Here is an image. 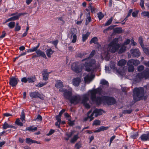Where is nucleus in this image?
I'll return each instance as SVG.
<instances>
[{
  "label": "nucleus",
  "instance_id": "26",
  "mask_svg": "<svg viewBox=\"0 0 149 149\" xmlns=\"http://www.w3.org/2000/svg\"><path fill=\"white\" fill-rule=\"evenodd\" d=\"M90 34V33L87 32L86 34L82 35V41L84 42H85L88 38V36Z\"/></svg>",
  "mask_w": 149,
  "mask_h": 149
},
{
  "label": "nucleus",
  "instance_id": "40",
  "mask_svg": "<svg viewBox=\"0 0 149 149\" xmlns=\"http://www.w3.org/2000/svg\"><path fill=\"white\" fill-rule=\"evenodd\" d=\"M20 29L21 26L19 25V23L18 22L17 23L15 29V31H18L20 30Z\"/></svg>",
  "mask_w": 149,
  "mask_h": 149
},
{
  "label": "nucleus",
  "instance_id": "45",
  "mask_svg": "<svg viewBox=\"0 0 149 149\" xmlns=\"http://www.w3.org/2000/svg\"><path fill=\"white\" fill-rule=\"evenodd\" d=\"M113 20V18L111 17L105 23V26H108L111 23Z\"/></svg>",
  "mask_w": 149,
  "mask_h": 149
},
{
  "label": "nucleus",
  "instance_id": "58",
  "mask_svg": "<svg viewBox=\"0 0 149 149\" xmlns=\"http://www.w3.org/2000/svg\"><path fill=\"white\" fill-rule=\"evenodd\" d=\"M56 118L58 122H61V116L59 115H57L56 116Z\"/></svg>",
  "mask_w": 149,
  "mask_h": 149
},
{
  "label": "nucleus",
  "instance_id": "8",
  "mask_svg": "<svg viewBox=\"0 0 149 149\" xmlns=\"http://www.w3.org/2000/svg\"><path fill=\"white\" fill-rule=\"evenodd\" d=\"M81 100V96L80 95H77L71 96L70 102L72 104H76L80 102Z\"/></svg>",
  "mask_w": 149,
  "mask_h": 149
},
{
  "label": "nucleus",
  "instance_id": "51",
  "mask_svg": "<svg viewBox=\"0 0 149 149\" xmlns=\"http://www.w3.org/2000/svg\"><path fill=\"white\" fill-rule=\"evenodd\" d=\"M144 1L143 0H141L140 1V5L141 6V8L143 9H144L145 7L144 6Z\"/></svg>",
  "mask_w": 149,
  "mask_h": 149
},
{
  "label": "nucleus",
  "instance_id": "22",
  "mask_svg": "<svg viewBox=\"0 0 149 149\" xmlns=\"http://www.w3.org/2000/svg\"><path fill=\"white\" fill-rule=\"evenodd\" d=\"M54 52V51L52 50L51 48L47 49L46 51V54L47 56L50 58L51 57V55L53 54Z\"/></svg>",
  "mask_w": 149,
  "mask_h": 149
},
{
  "label": "nucleus",
  "instance_id": "49",
  "mask_svg": "<svg viewBox=\"0 0 149 149\" xmlns=\"http://www.w3.org/2000/svg\"><path fill=\"white\" fill-rule=\"evenodd\" d=\"M144 16H146L149 18V12L148 11H144L142 13Z\"/></svg>",
  "mask_w": 149,
  "mask_h": 149
},
{
  "label": "nucleus",
  "instance_id": "60",
  "mask_svg": "<svg viewBox=\"0 0 149 149\" xmlns=\"http://www.w3.org/2000/svg\"><path fill=\"white\" fill-rule=\"evenodd\" d=\"M132 11V9H130L129 10L127 15L126 16V18L130 16Z\"/></svg>",
  "mask_w": 149,
  "mask_h": 149
},
{
  "label": "nucleus",
  "instance_id": "17",
  "mask_svg": "<svg viewBox=\"0 0 149 149\" xmlns=\"http://www.w3.org/2000/svg\"><path fill=\"white\" fill-rule=\"evenodd\" d=\"M141 140L143 141L149 140V132L147 134H143L140 137Z\"/></svg>",
  "mask_w": 149,
  "mask_h": 149
},
{
  "label": "nucleus",
  "instance_id": "35",
  "mask_svg": "<svg viewBox=\"0 0 149 149\" xmlns=\"http://www.w3.org/2000/svg\"><path fill=\"white\" fill-rule=\"evenodd\" d=\"M34 140L31 139L30 138H26V143L28 144H31L32 143H33Z\"/></svg>",
  "mask_w": 149,
  "mask_h": 149
},
{
  "label": "nucleus",
  "instance_id": "10",
  "mask_svg": "<svg viewBox=\"0 0 149 149\" xmlns=\"http://www.w3.org/2000/svg\"><path fill=\"white\" fill-rule=\"evenodd\" d=\"M83 67V66H82V68H79L77 65L76 63H74L72 65L71 68L76 73H78L82 71Z\"/></svg>",
  "mask_w": 149,
  "mask_h": 149
},
{
  "label": "nucleus",
  "instance_id": "28",
  "mask_svg": "<svg viewBox=\"0 0 149 149\" xmlns=\"http://www.w3.org/2000/svg\"><path fill=\"white\" fill-rule=\"evenodd\" d=\"M98 39L97 37H95L93 38L90 42V44L94 43L96 44H98Z\"/></svg>",
  "mask_w": 149,
  "mask_h": 149
},
{
  "label": "nucleus",
  "instance_id": "15",
  "mask_svg": "<svg viewBox=\"0 0 149 149\" xmlns=\"http://www.w3.org/2000/svg\"><path fill=\"white\" fill-rule=\"evenodd\" d=\"M81 82V79L79 77L75 78L72 80V84L75 86H78Z\"/></svg>",
  "mask_w": 149,
  "mask_h": 149
},
{
  "label": "nucleus",
  "instance_id": "14",
  "mask_svg": "<svg viewBox=\"0 0 149 149\" xmlns=\"http://www.w3.org/2000/svg\"><path fill=\"white\" fill-rule=\"evenodd\" d=\"M102 114V111L100 109H95L91 113L92 117L94 116L95 117H97L98 116L101 115Z\"/></svg>",
  "mask_w": 149,
  "mask_h": 149
},
{
  "label": "nucleus",
  "instance_id": "11",
  "mask_svg": "<svg viewBox=\"0 0 149 149\" xmlns=\"http://www.w3.org/2000/svg\"><path fill=\"white\" fill-rule=\"evenodd\" d=\"M29 95L32 98H39L41 99L43 98L42 95L38 92H31L29 93Z\"/></svg>",
  "mask_w": 149,
  "mask_h": 149
},
{
  "label": "nucleus",
  "instance_id": "54",
  "mask_svg": "<svg viewBox=\"0 0 149 149\" xmlns=\"http://www.w3.org/2000/svg\"><path fill=\"white\" fill-rule=\"evenodd\" d=\"M86 54H85V55H86ZM84 55V54H82L80 53L77 54L76 55V56L77 57L81 58L83 57V56Z\"/></svg>",
  "mask_w": 149,
  "mask_h": 149
},
{
  "label": "nucleus",
  "instance_id": "44",
  "mask_svg": "<svg viewBox=\"0 0 149 149\" xmlns=\"http://www.w3.org/2000/svg\"><path fill=\"white\" fill-rule=\"evenodd\" d=\"M81 146V143L80 142L77 143L75 146V147L77 149H79Z\"/></svg>",
  "mask_w": 149,
  "mask_h": 149
},
{
  "label": "nucleus",
  "instance_id": "41",
  "mask_svg": "<svg viewBox=\"0 0 149 149\" xmlns=\"http://www.w3.org/2000/svg\"><path fill=\"white\" fill-rule=\"evenodd\" d=\"M97 15L99 20H101L104 16V15L101 12H99Z\"/></svg>",
  "mask_w": 149,
  "mask_h": 149
},
{
  "label": "nucleus",
  "instance_id": "7",
  "mask_svg": "<svg viewBox=\"0 0 149 149\" xmlns=\"http://www.w3.org/2000/svg\"><path fill=\"white\" fill-rule=\"evenodd\" d=\"M81 103L83 104L86 108L88 109L90 108V106L89 104L87 103V102L89 101V97L88 95L87 94L83 95L81 97Z\"/></svg>",
  "mask_w": 149,
  "mask_h": 149
},
{
  "label": "nucleus",
  "instance_id": "30",
  "mask_svg": "<svg viewBox=\"0 0 149 149\" xmlns=\"http://www.w3.org/2000/svg\"><path fill=\"white\" fill-rule=\"evenodd\" d=\"M79 138L78 135H76L74 136L73 138L71 139L70 141V142L71 143H74Z\"/></svg>",
  "mask_w": 149,
  "mask_h": 149
},
{
  "label": "nucleus",
  "instance_id": "37",
  "mask_svg": "<svg viewBox=\"0 0 149 149\" xmlns=\"http://www.w3.org/2000/svg\"><path fill=\"white\" fill-rule=\"evenodd\" d=\"M92 4V3H90L89 6L88 7V8L91 10V12L92 13H93L95 12V11L96 9V8H95L92 7L91 6Z\"/></svg>",
  "mask_w": 149,
  "mask_h": 149
},
{
  "label": "nucleus",
  "instance_id": "38",
  "mask_svg": "<svg viewBox=\"0 0 149 149\" xmlns=\"http://www.w3.org/2000/svg\"><path fill=\"white\" fill-rule=\"evenodd\" d=\"M114 31L116 33H122V29L121 28H116L114 30Z\"/></svg>",
  "mask_w": 149,
  "mask_h": 149
},
{
  "label": "nucleus",
  "instance_id": "20",
  "mask_svg": "<svg viewBox=\"0 0 149 149\" xmlns=\"http://www.w3.org/2000/svg\"><path fill=\"white\" fill-rule=\"evenodd\" d=\"M36 53L39 56H40L45 59L47 58L45 53L39 49L36 51Z\"/></svg>",
  "mask_w": 149,
  "mask_h": 149
},
{
  "label": "nucleus",
  "instance_id": "43",
  "mask_svg": "<svg viewBox=\"0 0 149 149\" xmlns=\"http://www.w3.org/2000/svg\"><path fill=\"white\" fill-rule=\"evenodd\" d=\"M15 123L18 125L22 126L23 125V124L22 122H20V120L18 118L16 120Z\"/></svg>",
  "mask_w": 149,
  "mask_h": 149
},
{
  "label": "nucleus",
  "instance_id": "27",
  "mask_svg": "<svg viewBox=\"0 0 149 149\" xmlns=\"http://www.w3.org/2000/svg\"><path fill=\"white\" fill-rule=\"evenodd\" d=\"M126 49V47L124 45L122 44L118 52V53L119 54L122 53L125 51Z\"/></svg>",
  "mask_w": 149,
  "mask_h": 149
},
{
  "label": "nucleus",
  "instance_id": "64",
  "mask_svg": "<svg viewBox=\"0 0 149 149\" xmlns=\"http://www.w3.org/2000/svg\"><path fill=\"white\" fill-rule=\"evenodd\" d=\"M139 134L138 133L136 132L135 134H134L131 136V137L134 139H135L136 137L138 136Z\"/></svg>",
  "mask_w": 149,
  "mask_h": 149
},
{
  "label": "nucleus",
  "instance_id": "52",
  "mask_svg": "<svg viewBox=\"0 0 149 149\" xmlns=\"http://www.w3.org/2000/svg\"><path fill=\"white\" fill-rule=\"evenodd\" d=\"M144 67L143 66L141 65L138 68V70L139 72L141 71L144 70Z\"/></svg>",
  "mask_w": 149,
  "mask_h": 149
},
{
  "label": "nucleus",
  "instance_id": "13",
  "mask_svg": "<svg viewBox=\"0 0 149 149\" xmlns=\"http://www.w3.org/2000/svg\"><path fill=\"white\" fill-rule=\"evenodd\" d=\"M95 75L91 74H88L86 75L84 78V81L86 83H89L94 78Z\"/></svg>",
  "mask_w": 149,
  "mask_h": 149
},
{
  "label": "nucleus",
  "instance_id": "42",
  "mask_svg": "<svg viewBox=\"0 0 149 149\" xmlns=\"http://www.w3.org/2000/svg\"><path fill=\"white\" fill-rule=\"evenodd\" d=\"M25 115L24 113V111H23L21 113V118L20 119L23 122V120H25Z\"/></svg>",
  "mask_w": 149,
  "mask_h": 149
},
{
  "label": "nucleus",
  "instance_id": "48",
  "mask_svg": "<svg viewBox=\"0 0 149 149\" xmlns=\"http://www.w3.org/2000/svg\"><path fill=\"white\" fill-rule=\"evenodd\" d=\"M91 21V17H87L86 20V25H87Z\"/></svg>",
  "mask_w": 149,
  "mask_h": 149
},
{
  "label": "nucleus",
  "instance_id": "25",
  "mask_svg": "<svg viewBox=\"0 0 149 149\" xmlns=\"http://www.w3.org/2000/svg\"><path fill=\"white\" fill-rule=\"evenodd\" d=\"M126 61L124 59H121L120 60L118 63L117 65L118 66H122L125 65Z\"/></svg>",
  "mask_w": 149,
  "mask_h": 149
},
{
  "label": "nucleus",
  "instance_id": "2",
  "mask_svg": "<svg viewBox=\"0 0 149 149\" xmlns=\"http://www.w3.org/2000/svg\"><path fill=\"white\" fill-rule=\"evenodd\" d=\"M95 53V50L93 51L88 58H85L82 60V61H86L84 64V66L86 68V71L88 72L91 71H93L96 68V63L95 60L93 59L89 58L92 57Z\"/></svg>",
  "mask_w": 149,
  "mask_h": 149
},
{
  "label": "nucleus",
  "instance_id": "39",
  "mask_svg": "<svg viewBox=\"0 0 149 149\" xmlns=\"http://www.w3.org/2000/svg\"><path fill=\"white\" fill-rule=\"evenodd\" d=\"M100 121L99 120H94L92 124L93 125H100Z\"/></svg>",
  "mask_w": 149,
  "mask_h": 149
},
{
  "label": "nucleus",
  "instance_id": "23",
  "mask_svg": "<svg viewBox=\"0 0 149 149\" xmlns=\"http://www.w3.org/2000/svg\"><path fill=\"white\" fill-rule=\"evenodd\" d=\"M55 86L57 88L63 87V82L60 80L57 81L55 85Z\"/></svg>",
  "mask_w": 149,
  "mask_h": 149
},
{
  "label": "nucleus",
  "instance_id": "18",
  "mask_svg": "<svg viewBox=\"0 0 149 149\" xmlns=\"http://www.w3.org/2000/svg\"><path fill=\"white\" fill-rule=\"evenodd\" d=\"M50 73V72L48 73L47 70H44L42 71V75L43 80L47 81L48 79L49 74Z\"/></svg>",
  "mask_w": 149,
  "mask_h": 149
},
{
  "label": "nucleus",
  "instance_id": "5",
  "mask_svg": "<svg viewBox=\"0 0 149 149\" xmlns=\"http://www.w3.org/2000/svg\"><path fill=\"white\" fill-rule=\"evenodd\" d=\"M145 79L149 78V68H147L142 72L137 73L135 77V81H139L142 79Z\"/></svg>",
  "mask_w": 149,
  "mask_h": 149
},
{
  "label": "nucleus",
  "instance_id": "47",
  "mask_svg": "<svg viewBox=\"0 0 149 149\" xmlns=\"http://www.w3.org/2000/svg\"><path fill=\"white\" fill-rule=\"evenodd\" d=\"M38 49L36 47H34L32 48L31 49H29L28 50V52H34V51H37Z\"/></svg>",
  "mask_w": 149,
  "mask_h": 149
},
{
  "label": "nucleus",
  "instance_id": "16",
  "mask_svg": "<svg viewBox=\"0 0 149 149\" xmlns=\"http://www.w3.org/2000/svg\"><path fill=\"white\" fill-rule=\"evenodd\" d=\"M140 63V62L138 60H134L130 59V60L127 62V64H132L133 65H134L136 66Z\"/></svg>",
  "mask_w": 149,
  "mask_h": 149
},
{
  "label": "nucleus",
  "instance_id": "24",
  "mask_svg": "<svg viewBox=\"0 0 149 149\" xmlns=\"http://www.w3.org/2000/svg\"><path fill=\"white\" fill-rule=\"evenodd\" d=\"M27 79L29 83H33L36 80V78L35 76H31L30 77H28Z\"/></svg>",
  "mask_w": 149,
  "mask_h": 149
},
{
  "label": "nucleus",
  "instance_id": "31",
  "mask_svg": "<svg viewBox=\"0 0 149 149\" xmlns=\"http://www.w3.org/2000/svg\"><path fill=\"white\" fill-rule=\"evenodd\" d=\"M100 84L102 86L105 85L106 86L108 87L109 86V84L107 81L105 80H102L100 82Z\"/></svg>",
  "mask_w": 149,
  "mask_h": 149
},
{
  "label": "nucleus",
  "instance_id": "50",
  "mask_svg": "<svg viewBox=\"0 0 149 149\" xmlns=\"http://www.w3.org/2000/svg\"><path fill=\"white\" fill-rule=\"evenodd\" d=\"M132 110L130 109L126 110H124L123 111V113L124 114L128 113L130 114L132 112Z\"/></svg>",
  "mask_w": 149,
  "mask_h": 149
},
{
  "label": "nucleus",
  "instance_id": "19",
  "mask_svg": "<svg viewBox=\"0 0 149 149\" xmlns=\"http://www.w3.org/2000/svg\"><path fill=\"white\" fill-rule=\"evenodd\" d=\"M63 95L65 98L70 100L71 96H72V93L70 91H66L64 93Z\"/></svg>",
  "mask_w": 149,
  "mask_h": 149
},
{
  "label": "nucleus",
  "instance_id": "55",
  "mask_svg": "<svg viewBox=\"0 0 149 149\" xmlns=\"http://www.w3.org/2000/svg\"><path fill=\"white\" fill-rule=\"evenodd\" d=\"M112 27L111 26L107 28L104 30L103 32L104 33H107V31H108L112 29Z\"/></svg>",
  "mask_w": 149,
  "mask_h": 149
},
{
  "label": "nucleus",
  "instance_id": "61",
  "mask_svg": "<svg viewBox=\"0 0 149 149\" xmlns=\"http://www.w3.org/2000/svg\"><path fill=\"white\" fill-rule=\"evenodd\" d=\"M36 119L38 120H39L40 121H41L42 120V117L40 115H38Z\"/></svg>",
  "mask_w": 149,
  "mask_h": 149
},
{
  "label": "nucleus",
  "instance_id": "6",
  "mask_svg": "<svg viewBox=\"0 0 149 149\" xmlns=\"http://www.w3.org/2000/svg\"><path fill=\"white\" fill-rule=\"evenodd\" d=\"M77 32V29L74 28H71L69 31V33L68 34V36H70V37L69 38L70 39L72 38V43H74L76 41Z\"/></svg>",
  "mask_w": 149,
  "mask_h": 149
},
{
  "label": "nucleus",
  "instance_id": "34",
  "mask_svg": "<svg viewBox=\"0 0 149 149\" xmlns=\"http://www.w3.org/2000/svg\"><path fill=\"white\" fill-rule=\"evenodd\" d=\"M139 42L142 47H144L143 42V38L141 36H140L139 38Z\"/></svg>",
  "mask_w": 149,
  "mask_h": 149
},
{
  "label": "nucleus",
  "instance_id": "63",
  "mask_svg": "<svg viewBox=\"0 0 149 149\" xmlns=\"http://www.w3.org/2000/svg\"><path fill=\"white\" fill-rule=\"evenodd\" d=\"M138 12L137 11H134L132 13V15L133 17H135L137 15Z\"/></svg>",
  "mask_w": 149,
  "mask_h": 149
},
{
  "label": "nucleus",
  "instance_id": "4",
  "mask_svg": "<svg viewBox=\"0 0 149 149\" xmlns=\"http://www.w3.org/2000/svg\"><path fill=\"white\" fill-rule=\"evenodd\" d=\"M118 39L115 38L109 44L108 49L110 50L111 52L114 53L118 50L120 45L118 43Z\"/></svg>",
  "mask_w": 149,
  "mask_h": 149
},
{
  "label": "nucleus",
  "instance_id": "46",
  "mask_svg": "<svg viewBox=\"0 0 149 149\" xmlns=\"http://www.w3.org/2000/svg\"><path fill=\"white\" fill-rule=\"evenodd\" d=\"M143 49V50L144 52L146 53V54H149V49H148L146 48L143 47H142Z\"/></svg>",
  "mask_w": 149,
  "mask_h": 149
},
{
  "label": "nucleus",
  "instance_id": "59",
  "mask_svg": "<svg viewBox=\"0 0 149 149\" xmlns=\"http://www.w3.org/2000/svg\"><path fill=\"white\" fill-rule=\"evenodd\" d=\"M130 42V40L129 39H127L125 42H124L123 45H124L125 46L126 45H128L129 44Z\"/></svg>",
  "mask_w": 149,
  "mask_h": 149
},
{
  "label": "nucleus",
  "instance_id": "12",
  "mask_svg": "<svg viewBox=\"0 0 149 149\" xmlns=\"http://www.w3.org/2000/svg\"><path fill=\"white\" fill-rule=\"evenodd\" d=\"M132 55L134 57H138L140 56V52L138 49H132L130 50Z\"/></svg>",
  "mask_w": 149,
  "mask_h": 149
},
{
  "label": "nucleus",
  "instance_id": "9",
  "mask_svg": "<svg viewBox=\"0 0 149 149\" xmlns=\"http://www.w3.org/2000/svg\"><path fill=\"white\" fill-rule=\"evenodd\" d=\"M19 79L17 78L12 77L10 78L9 83L12 87H15L17 85Z\"/></svg>",
  "mask_w": 149,
  "mask_h": 149
},
{
  "label": "nucleus",
  "instance_id": "3",
  "mask_svg": "<svg viewBox=\"0 0 149 149\" xmlns=\"http://www.w3.org/2000/svg\"><path fill=\"white\" fill-rule=\"evenodd\" d=\"M133 96L134 100L136 102L141 100H146L147 96L144 95V91L142 87L135 88L134 89Z\"/></svg>",
  "mask_w": 149,
  "mask_h": 149
},
{
  "label": "nucleus",
  "instance_id": "33",
  "mask_svg": "<svg viewBox=\"0 0 149 149\" xmlns=\"http://www.w3.org/2000/svg\"><path fill=\"white\" fill-rule=\"evenodd\" d=\"M89 118L90 119L89 121H91L94 118L92 117L91 114L90 116L87 115V117L85 118L84 119V121H87Z\"/></svg>",
  "mask_w": 149,
  "mask_h": 149
},
{
  "label": "nucleus",
  "instance_id": "32",
  "mask_svg": "<svg viewBox=\"0 0 149 149\" xmlns=\"http://www.w3.org/2000/svg\"><path fill=\"white\" fill-rule=\"evenodd\" d=\"M15 23L14 22H9L8 24V26L10 29H13L15 27Z\"/></svg>",
  "mask_w": 149,
  "mask_h": 149
},
{
  "label": "nucleus",
  "instance_id": "53",
  "mask_svg": "<svg viewBox=\"0 0 149 149\" xmlns=\"http://www.w3.org/2000/svg\"><path fill=\"white\" fill-rule=\"evenodd\" d=\"M20 15H16L11 17L12 21H14L19 19Z\"/></svg>",
  "mask_w": 149,
  "mask_h": 149
},
{
  "label": "nucleus",
  "instance_id": "21",
  "mask_svg": "<svg viewBox=\"0 0 149 149\" xmlns=\"http://www.w3.org/2000/svg\"><path fill=\"white\" fill-rule=\"evenodd\" d=\"M25 130L26 131H29L31 132H34L37 131V127H34L32 126L26 127Z\"/></svg>",
  "mask_w": 149,
  "mask_h": 149
},
{
  "label": "nucleus",
  "instance_id": "56",
  "mask_svg": "<svg viewBox=\"0 0 149 149\" xmlns=\"http://www.w3.org/2000/svg\"><path fill=\"white\" fill-rule=\"evenodd\" d=\"M21 81L22 82L26 83L28 81V79L26 77H24L21 79Z\"/></svg>",
  "mask_w": 149,
  "mask_h": 149
},
{
  "label": "nucleus",
  "instance_id": "29",
  "mask_svg": "<svg viewBox=\"0 0 149 149\" xmlns=\"http://www.w3.org/2000/svg\"><path fill=\"white\" fill-rule=\"evenodd\" d=\"M128 66V71L129 72H132L134 70V66L132 64H127Z\"/></svg>",
  "mask_w": 149,
  "mask_h": 149
},
{
  "label": "nucleus",
  "instance_id": "36",
  "mask_svg": "<svg viewBox=\"0 0 149 149\" xmlns=\"http://www.w3.org/2000/svg\"><path fill=\"white\" fill-rule=\"evenodd\" d=\"M3 128L4 129H6L7 128H9L10 125H9L7 122H5L2 125Z\"/></svg>",
  "mask_w": 149,
  "mask_h": 149
},
{
  "label": "nucleus",
  "instance_id": "62",
  "mask_svg": "<svg viewBox=\"0 0 149 149\" xmlns=\"http://www.w3.org/2000/svg\"><path fill=\"white\" fill-rule=\"evenodd\" d=\"M55 132V131L54 130L51 129L49 131V132L48 134H47V136H49L51 135L52 134Z\"/></svg>",
  "mask_w": 149,
  "mask_h": 149
},
{
  "label": "nucleus",
  "instance_id": "1",
  "mask_svg": "<svg viewBox=\"0 0 149 149\" xmlns=\"http://www.w3.org/2000/svg\"><path fill=\"white\" fill-rule=\"evenodd\" d=\"M91 93V99L93 102H95L97 104H100L102 101L105 102L108 104H113L116 103L115 99L111 97L107 96H103L102 97H96V95L101 93V89L98 88L92 90L90 92Z\"/></svg>",
  "mask_w": 149,
  "mask_h": 149
},
{
  "label": "nucleus",
  "instance_id": "57",
  "mask_svg": "<svg viewBox=\"0 0 149 149\" xmlns=\"http://www.w3.org/2000/svg\"><path fill=\"white\" fill-rule=\"evenodd\" d=\"M109 127H104V126H101L100 127L101 131L105 130L108 129Z\"/></svg>",
  "mask_w": 149,
  "mask_h": 149
}]
</instances>
